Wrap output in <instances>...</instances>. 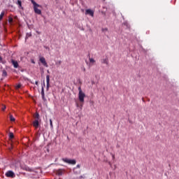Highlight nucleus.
<instances>
[{
    "instance_id": "nucleus-31",
    "label": "nucleus",
    "mask_w": 179,
    "mask_h": 179,
    "mask_svg": "<svg viewBox=\"0 0 179 179\" xmlns=\"http://www.w3.org/2000/svg\"><path fill=\"white\" fill-rule=\"evenodd\" d=\"M5 108H6V107L3 108V110H5Z\"/></svg>"
},
{
    "instance_id": "nucleus-22",
    "label": "nucleus",
    "mask_w": 179,
    "mask_h": 179,
    "mask_svg": "<svg viewBox=\"0 0 179 179\" xmlns=\"http://www.w3.org/2000/svg\"><path fill=\"white\" fill-rule=\"evenodd\" d=\"M15 119L13 117V115H10V121L13 122V121H15Z\"/></svg>"
},
{
    "instance_id": "nucleus-10",
    "label": "nucleus",
    "mask_w": 179,
    "mask_h": 179,
    "mask_svg": "<svg viewBox=\"0 0 179 179\" xmlns=\"http://www.w3.org/2000/svg\"><path fill=\"white\" fill-rule=\"evenodd\" d=\"M101 64H106V65H108V59H102L101 60Z\"/></svg>"
},
{
    "instance_id": "nucleus-2",
    "label": "nucleus",
    "mask_w": 179,
    "mask_h": 179,
    "mask_svg": "<svg viewBox=\"0 0 179 179\" xmlns=\"http://www.w3.org/2000/svg\"><path fill=\"white\" fill-rule=\"evenodd\" d=\"M85 97H86V94L83 91L80 90L78 93V100L80 103H85Z\"/></svg>"
},
{
    "instance_id": "nucleus-26",
    "label": "nucleus",
    "mask_w": 179,
    "mask_h": 179,
    "mask_svg": "<svg viewBox=\"0 0 179 179\" xmlns=\"http://www.w3.org/2000/svg\"><path fill=\"white\" fill-rule=\"evenodd\" d=\"M76 169H80V164H78V165L76 166Z\"/></svg>"
},
{
    "instance_id": "nucleus-20",
    "label": "nucleus",
    "mask_w": 179,
    "mask_h": 179,
    "mask_svg": "<svg viewBox=\"0 0 179 179\" xmlns=\"http://www.w3.org/2000/svg\"><path fill=\"white\" fill-rule=\"evenodd\" d=\"M63 173L62 171H61V169H59V171H57V175L58 176H62Z\"/></svg>"
},
{
    "instance_id": "nucleus-17",
    "label": "nucleus",
    "mask_w": 179,
    "mask_h": 179,
    "mask_svg": "<svg viewBox=\"0 0 179 179\" xmlns=\"http://www.w3.org/2000/svg\"><path fill=\"white\" fill-rule=\"evenodd\" d=\"M50 125L51 129H54V126L52 125V120L51 119H50Z\"/></svg>"
},
{
    "instance_id": "nucleus-5",
    "label": "nucleus",
    "mask_w": 179,
    "mask_h": 179,
    "mask_svg": "<svg viewBox=\"0 0 179 179\" xmlns=\"http://www.w3.org/2000/svg\"><path fill=\"white\" fill-rule=\"evenodd\" d=\"M39 61L41 62V64H43V65L44 66H45L46 68L48 67V64H47V62L45 61V58L44 57H41Z\"/></svg>"
},
{
    "instance_id": "nucleus-14",
    "label": "nucleus",
    "mask_w": 179,
    "mask_h": 179,
    "mask_svg": "<svg viewBox=\"0 0 179 179\" xmlns=\"http://www.w3.org/2000/svg\"><path fill=\"white\" fill-rule=\"evenodd\" d=\"M3 16H5V12L2 11L0 14V20H2V19H3Z\"/></svg>"
},
{
    "instance_id": "nucleus-28",
    "label": "nucleus",
    "mask_w": 179,
    "mask_h": 179,
    "mask_svg": "<svg viewBox=\"0 0 179 179\" xmlns=\"http://www.w3.org/2000/svg\"><path fill=\"white\" fill-rule=\"evenodd\" d=\"M78 178L79 179L83 178V176H80Z\"/></svg>"
},
{
    "instance_id": "nucleus-3",
    "label": "nucleus",
    "mask_w": 179,
    "mask_h": 179,
    "mask_svg": "<svg viewBox=\"0 0 179 179\" xmlns=\"http://www.w3.org/2000/svg\"><path fill=\"white\" fill-rule=\"evenodd\" d=\"M5 176L8 178H15V177H16V174H15V172H13V171H8L6 173Z\"/></svg>"
},
{
    "instance_id": "nucleus-13",
    "label": "nucleus",
    "mask_w": 179,
    "mask_h": 179,
    "mask_svg": "<svg viewBox=\"0 0 179 179\" xmlns=\"http://www.w3.org/2000/svg\"><path fill=\"white\" fill-rule=\"evenodd\" d=\"M46 83H47V87L50 86V76H46Z\"/></svg>"
},
{
    "instance_id": "nucleus-12",
    "label": "nucleus",
    "mask_w": 179,
    "mask_h": 179,
    "mask_svg": "<svg viewBox=\"0 0 179 179\" xmlns=\"http://www.w3.org/2000/svg\"><path fill=\"white\" fill-rule=\"evenodd\" d=\"M34 117L35 120L40 121V114H38V113H36Z\"/></svg>"
},
{
    "instance_id": "nucleus-1",
    "label": "nucleus",
    "mask_w": 179,
    "mask_h": 179,
    "mask_svg": "<svg viewBox=\"0 0 179 179\" xmlns=\"http://www.w3.org/2000/svg\"><path fill=\"white\" fill-rule=\"evenodd\" d=\"M31 2L32 5L34 6V10L35 13L37 15H41V10L38 9V8H41V6H40L38 3H36L34 0H31Z\"/></svg>"
},
{
    "instance_id": "nucleus-23",
    "label": "nucleus",
    "mask_w": 179,
    "mask_h": 179,
    "mask_svg": "<svg viewBox=\"0 0 179 179\" xmlns=\"http://www.w3.org/2000/svg\"><path fill=\"white\" fill-rule=\"evenodd\" d=\"M13 133H12V132H10V134H9V138H10V139H13Z\"/></svg>"
},
{
    "instance_id": "nucleus-9",
    "label": "nucleus",
    "mask_w": 179,
    "mask_h": 179,
    "mask_svg": "<svg viewBox=\"0 0 179 179\" xmlns=\"http://www.w3.org/2000/svg\"><path fill=\"white\" fill-rule=\"evenodd\" d=\"M16 3H17V5H18V8L20 9H23V6H22V1L17 0Z\"/></svg>"
},
{
    "instance_id": "nucleus-30",
    "label": "nucleus",
    "mask_w": 179,
    "mask_h": 179,
    "mask_svg": "<svg viewBox=\"0 0 179 179\" xmlns=\"http://www.w3.org/2000/svg\"><path fill=\"white\" fill-rule=\"evenodd\" d=\"M38 83V82L36 81V85H37Z\"/></svg>"
},
{
    "instance_id": "nucleus-7",
    "label": "nucleus",
    "mask_w": 179,
    "mask_h": 179,
    "mask_svg": "<svg viewBox=\"0 0 179 179\" xmlns=\"http://www.w3.org/2000/svg\"><path fill=\"white\" fill-rule=\"evenodd\" d=\"M33 125L34 128L37 129L38 127H40V120H34L33 122Z\"/></svg>"
},
{
    "instance_id": "nucleus-4",
    "label": "nucleus",
    "mask_w": 179,
    "mask_h": 179,
    "mask_svg": "<svg viewBox=\"0 0 179 179\" xmlns=\"http://www.w3.org/2000/svg\"><path fill=\"white\" fill-rule=\"evenodd\" d=\"M63 162H64V163H67L68 164H73V165L76 164V160L75 159H69L68 158H64Z\"/></svg>"
},
{
    "instance_id": "nucleus-8",
    "label": "nucleus",
    "mask_w": 179,
    "mask_h": 179,
    "mask_svg": "<svg viewBox=\"0 0 179 179\" xmlns=\"http://www.w3.org/2000/svg\"><path fill=\"white\" fill-rule=\"evenodd\" d=\"M89 61H90L89 66H93V65L96 64V60H94V59L93 58L89 57Z\"/></svg>"
},
{
    "instance_id": "nucleus-32",
    "label": "nucleus",
    "mask_w": 179,
    "mask_h": 179,
    "mask_svg": "<svg viewBox=\"0 0 179 179\" xmlns=\"http://www.w3.org/2000/svg\"><path fill=\"white\" fill-rule=\"evenodd\" d=\"M78 90H80V87L78 88Z\"/></svg>"
},
{
    "instance_id": "nucleus-24",
    "label": "nucleus",
    "mask_w": 179,
    "mask_h": 179,
    "mask_svg": "<svg viewBox=\"0 0 179 179\" xmlns=\"http://www.w3.org/2000/svg\"><path fill=\"white\" fill-rule=\"evenodd\" d=\"M29 37H31V33H27V35H26L25 38H29Z\"/></svg>"
},
{
    "instance_id": "nucleus-27",
    "label": "nucleus",
    "mask_w": 179,
    "mask_h": 179,
    "mask_svg": "<svg viewBox=\"0 0 179 179\" xmlns=\"http://www.w3.org/2000/svg\"><path fill=\"white\" fill-rule=\"evenodd\" d=\"M102 30H103V31H107L108 29H107V28H106V29H103Z\"/></svg>"
},
{
    "instance_id": "nucleus-15",
    "label": "nucleus",
    "mask_w": 179,
    "mask_h": 179,
    "mask_svg": "<svg viewBox=\"0 0 179 179\" xmlns=\"http://www.w3.org/2000/svg\"><path fill=\"white\" fill-rule=\"evenodd\" d=\"M8 22L10 23V24L13 23V18L10 16L8 17Z\"/></svg>"
},
{
    "instance_id": "nucleus-6",
    "label": "nucleus",
    "mask_w": 179,
    "mask_h": 179,
    "mask_svg": "<svg viewBox=\"0 0 179 179\" xmlns=\"http://www.w3.org/2000/svg\"><path fill=\"white\" fill-rule=\"evenodd\" d=\"M85 15H90L92 16V17H93V16H94V12L90 9H87L85 10Z\"/></svg>"
},
{
    "instance_id": "nucleus-11",
    "label": "nucleus",
    "mask_w": 179,
    "mask_h": 179,
    "mask_svg": "<svg viewBox=\"0 0 179 179\" xmlns=\"http://www.w3.org/2000/svg\"><path fill=\"white\" fill-rule=\"evenodd\" d=\"M12 64H13L14 68H18L19 67V64L17 63V62L13 60Z\"/></svg>"
},
{
    "instance_id": "nucleus-18",
    "label": "nucleus",
    "mask_w": 179,
    "mask_h": 179,
    "mask_svg": "<svg viewBox=\"0 0 179 179\" xmlns=\"http://www.w3.org/2000/svg\"><path fill=\"white\" fill-rule=\"evenodd\" d=\"M25 170L26 171H29L30 173H31V171H33V169H30L29 167H25Z\"/></svg>"
},
{
    "instance_id": "nucleus-29",
    "label": "nucleus",
    "mask_w": 179,
    "mask_h": 179,
    "mask_svg": "<svg viewBox=\"0 0 179 179\" xmlns=\"http://www.w3.org/2000/svg\"><path fill=\"white\" fill-rule=\"evenodd\" d=\"M0 61H2V57L0 56Z\"/></svg>"
},
{
    "instance_id": "nucleus-16",
    "label": "nucleus",
    "mask_w": 179,
    "mask_h": 179,
    "mask_svg": "<svg viewBox=\"0 0 179 179\" xmlns=\"http://www.w3.org/2000/svg\"><path fill=\"white\" fill-rule=\"evenodd\" d=\"M41 94L42 96L43 100L45 101V97H44V90H41Z\"/></svg>"
},
{
    "instance_id": "nucleus-33",
    "label": "nucleus",
    "mask_w": 179,
    "mask_h": 179,
    "mask_svg": "<svg viewBox=\"0 0 179 179\" xmlns=\"http://www.w3.org/2000/svg\"><path fill=\"white\" fill-rule=\"evenodd\" d=\"M61 63H62V62L60 61V62H59V64H61Z\"/></svg>"
},
{
    "instance_id": "nucleus-34",
    "label": "nucleus",
    "mask_w": 179,
    "mask_h": 179,
    "mask_svg": "<svg viewBox=\"0 0 179 179\" xmlns=\"http://www.w3.org/2000/svg\"><path fill=\"white\" fill-rule=\"evenodd\" d=\"M33 62V64H34V62Z\"/></svg>"
},
{
    "instance_id": "nucleus-19",
    "label": "nucleus",
    "mask_w": 179,
    "mask_h": 179,
    "mask_svg": "<svg viewBox=\"0 0 179 179\" xmlns=\"http://www.w3.org/2000/svg\"><path fill=\"white\" fill-rule=\"evenodd\" d=\"M22 88V84H18L15 86V89H21Z\"/></svg>"
},
{
    "instance_id": "nucleus-21",
    "label": "nucleus",
    "mask_w": 179,
    "mask_h": 179,
    "mask_svg": "<svg viewBox=\"0 0 179 179\" xmlns=\"http://www.w3.org/2000/svg\"><path fill=\"white\" fill-rule=\"evenodd\" d=\"M3 76H8V73L6 72V71H3V74H2Z\"/></svg>"
},
{
    "instance_id": "nucleus-25",
    "label": "nucleus",
    "mask_w": 179,
    "mask_h": 179,
    "mask_svg": "<svg viewBox=\"0 0 179 179\" xmlns=\"http://www.w3.org/2000/svg\"><path fill=\"white\" fill-rule=\"evenodd\" d=\"M82 69H83V72H86V68H85V66L82 67Z\"/></svg>"
}]
</instances>
